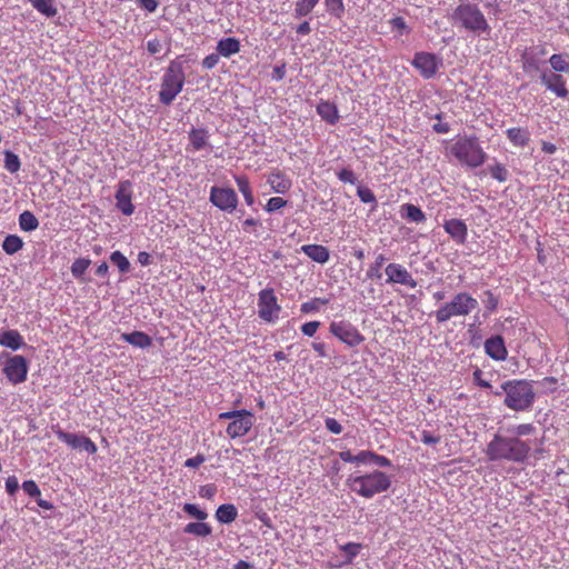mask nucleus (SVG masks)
<instances>
[{
    "mask_svg": "<svg viewBox=\"0 0 569 569\" xmlns=\"http://www.w3.org/2000/svg\"><path fill=\"white\" fill-rule=\"evenodd\" d=\"M357 196L363 203H372L373 208L377 207L376 196L368 187L359 186L357 188Z\"/></svg>",
    "mask_w": 569,
    "mask_h": 569,
    "instance_id": "nucleus-47",
    "label": "nucleus"
},
{
    "mask_svg": "<svg viewBox=\"0 0 569 569\" xmlns=\"http://www.w3.org/2000/svg\"><path fill=\"white\" fill-rule=\"evenodd\" d=\"M540 81L548 91L555 93L558 98L565 99L568 97L569 91L562 74L543 69L541 70Z\"/></svg>",
    "mask_w": 569,
    "mask_h": 569,
    "instance_id": "nucleus-18",
    "label": "nucleus"
},
{
    "mask_svg": "<svg viewBox=\"0 0 569 569\" xmlns=\"http://www.w3.org/2000/svg\"><path fill=\"white\" fill-rule=\"evenodd\" d=\"M218 420H229L226 433L231 439L244 437L254 425V415L246 409L230 410L219 413Z\"/></svg>",
    "mask_w": 569,
    "mask_h": 569,
    "instance_id": "nucleus-8",
    "label": "nucleus"
},
{
    "mask_svg": "<svg viewBox=\"0 0 569 569\" xmlns=\"http://www.w3.org/2000/svg\"><path fill=\"white\" fill-rule=\"evenodd\" d=\"M337 177L340 181L345 183L356 184L357 177L352 170L343 168L339 172H337Z\"/></svg>",
    "mask_w": 569,
    "mask_h": 569,
    "instance_id": "nucleus-52",
    "label": "nucleus"
},
{
    "mask_svg": "<svg viewBox=\"0 0 569 569\" xmlns=\"http://www.w3.org/2000/svg\"><path fill=\"white\" fill-rule=\"evenodd\" d=\"M506 136L516 147H525L530 141V132L526 128H509L506 131Z\"/></svg>",
    "mask_w": 569,
    "mask_h": 569,
    "instance_id": "nucleus-29",
    "label": "nucleus"
},
{
    "mask_svg": "<svg viewBox=\"0 0 569 569\" xmlns=\"http://www.w3.org/2000/svg\"><path fill=\"white\" fill-rule=\"evenodd\" d=\"M2 371L13 386L23 383L28 378L29 361L21 355H7Z\"/></svg>",
    "mask_w": 569,
    "mask_h": 569,
    "instance_id": "nucleus-11",
    "label": "nucleus"
},
{
    "mask_svg": "<svg viewBox=\"0 0 569 569\" xmlns=\"http://www.w3.org/2000/svg\"><path fill=\"white\" fill-rule=\"evenodd\" d=\"M183 532L198 538H206L211 536L212 528L204 521L189 522L184 526Z\"/></svg>",
    "mask_w": 569,
    "mask_h": 569,
    "instance_id": "nucleus-31",
    "label": "nucleus"
},
{
    "mask_svg": "<svg viewBox=\"0 0 569 569\" xmlns=\"http://www.w3.org/2000/svg\"><path fill=\"white\" fill-rule=\"evenodd\" d=\"M301 251L312 261L318 263H327L330 259L328 248L322 244H303Z\"/></svg>",
    "mask_w": 569,
    "mask_h": 569,
    "instance_id": "nucleus-25",
    "label": "nucleus"
},
{
    "mask_svg": "<svg viewBox=\"0 0 569 569\" xmlns=\"http://www.w3.org/2000/svg\"><path fill=\"white\" fill-rule=\"evenodd\" d=\"M132 194V182L130 180H122L118 183L114 194L116 207L124 216H131L134 212Z\"/></svg>",
    "mask_w": 569,
    "mask_h": 569,
    "instance_id": "nucleus-17",
    "label": "nucleus"
},
{
    "mask_svg": "<svg viewBox=\"0 0 569 569\" xmlns=\"http://www.w3.org/2000/svg\"><path fill=\"white\" fill-rule=\"evenodd\" d=\"M501 390L495 391V396L505 393L503 405L513 411H528L536 398L533 382L526 379H513L502 382Z\"/></svg>",
    "mask_w": 569,
    "mask_h": 569,
    "instance_id": "nucleus-3",
    "label": "nucleus"
},
{
    "mask_svg": "<svg viewBox=\"0 0 569 569\" xmlns=\"http://www.w3.org/2000/svg\"><path fill=\"white\" fill-rule=\"evenodd\" d=\"M360 463H372L378 467H390L391 460L370 450L360 451Z\"/></svg>",
    "mask_w": 569,
    "mask_h": 569,
    "instance_id": "nucleus-33",
    "label": "nucleus"
},
{
    "mask_svg": "<svg viewBox=\"0 0 569 569\" xmlns=\"http://www.w3.org/2000/svg\"><path fill=\"white\" fill-rule=\"evenodd\" d=\"M234 181L239 191L242 193L244 201L248 206L254 203V197L250 187L249 179L246 176H234Z\"/></svg>",
    "mask_w": 569,
    "mask_h": 569,
    "instance_id": "nucleus-34",
    "label": "nucleus"
},
{
    "mask_svg": "<svg viewBox=\"0 0 569 569\" xmlns=\"http://www.w3.org/2000/svg\"><path fill=\"white\" fill-rule=\"evenodd\" d=\"M385 273L387 276L386 282L389 284H402L411 289L417 287V281L412 274L400 263L391 262L387 264Z\"/></svg>",
    "mask_w": 569,
    "mask_h": 569,
    "instance_id": "nucleus-16",
    "label": "nucleus"
},
{
    "mask_svg": "<svg viewBox=\"0 0 569 569\" xmlns=\"http://www.w3.org/2000/svg\"><path fill=\"white\" fill-rule=\"evenodd\" d=\"M110 261L119 269L121 273H127L130 270V262L127 257L120 251H113L110 254Z\"/></svg>",
    "mask_w": 569,
    "mask_h": 569,
    "instance_id": "nucleus-42",
    "label": "nucleus"
},
{
    "mask_svg": "<svg viewBox=\"0 0 569 569\" xmlns=\"http://www.w3.org/2000/svg\"><path fill=\"white\" fill-rule=\"evenodd\" d=\"M486 299L483 300V303L486 306V309L489 313L497 310L499 305V298L496 297L490 290H487L485 292Z\"/></svg>",
    "mask_w": 569,
    "mask_h": 569,
    "instance_id": "nucleus-51",
    "label": "nucleus"
},
{
    "mask_svg": "<svg viewBox=\"0 0 569 569\" xmlns=\"http://www.w3.org/2000/svg\"><path fill=\"white\" fill-rule=\"evenodd\" d=\"M20 167H21V162H20V159L19 157L13 153L12 151H4V168L10 172V173H16L20 170Z\"/></svg>",
    "mask_w": 569,
    "mask_h": 569,
    "instance_id": "nucleus-44",
    "label": "nucleus"
},
{
    "mask_svg": "<svg viewBox=\"0 0 569 569\" xmlns=\"http://www.w3.org/2000/svg\"><path fill=\"white\" fill-rule=\"evenodd\" d=\"M206 461V457L202 453H198L192 458H189L184 461V467L187 468H198Z\"/></svg>",
    "mask_w": 569,
    "mask_h": 569,
    "instance_id": "nucleus-61",
    "label": "nucleus"
},
{
    "mask_svg": "<svg viewBox=\"0 0 569 569\" xmlns=\"http://www.w3.org/2000/svg\"><path fill=\"white\" fill-rule=\"evenodd\" d=\"M551 71L556 73H569V54L568 53H553L549 58Z\"/></svg>",
    "mask_w": 569,
    "mask_h": 569,
    "instance_id": "nucleus-32",
    "label": "nucleus"
},
{
    "mask_svg": "<svg viewBox=\"0 0 569 569\" xmlns=\"http://www.w3.org/2000/svg\"><path fill=\"white\" fill-rule=\"evenodd\" d=\"M325 7L327 12L337 19H341L346 11L343 0H325Z\"/></svg>",
    "mask_w": 569,
    "mask_h": 569,
    "instance_id": "nucleus-39",
    "label": "nucleus"
},
{
    "mask_svg": "<svg viewBox=\"0 0 569 569\" xmlns=\"http://www.w3.org/2000/svg\"><path fill=\"white\" fill-rule=\"evenodd\" d=\"M346 485L356 495L370 499L386 492L391 486V478L383 471L373 470L367 473H355L347 478Z\"/></svg>",
    "mask_w": 569,
    "mask_h": 569,
    "instance_id": "nucleus-4",
    "label": "nucleus"
},
{
    "mask_svg": "<svg viewBox=\"0 0 569 569\" xmlns=\"http://www.w3.org/2000/svg\"><path fill=\"white\" fill-rule=\"evenodd\" d=\"M329 332L350 349L358 348L366 340L359 329L348 320H333L329 323Z\"/></svg>",
    "mask_w": 569,
    "mask_h": 569,
    "instance_id": "nucleus-9",
    "label": "nucleus"
},
{
    "mask_svg": "<svg viewBox=\"0 0 569 569\" xmlns=\"http://www.w3.org/2000/svg\"><path fill=\"white\" fill-rule=\"evenodd\" d=\"M267 183L270 186L273 192L281 194L287 193L292 186L290 178L279 170L272 171L268 176Z\"/></svg>",
    "mask_w": 569,
    "mask_h": 569,
    "instance_id": "nucleus-22",
    "label": "nucleus"
},
{
    "mask_svg": "<svg viewBox=\"0 0 569 569\" xmlns=\"http://www.w3.org/2000/svg\"><path fill=\"white\" fill-rule=\"evenodd\" d=\"M19 227L21 230L30 232L39 227V221L31 211L26 210L19 216Z\"/></svg>",
    "mask_w": 569,
    "mask_h": 569,
    "instance_id": "nucleus-36",
    "label": "nucleus"
},
{
    "mask_svg": "<svg viewBox=\"0 0 569 569\" xmlns=\"http://www.w3.org/2000/svg\"><path fill=\"white\" fill-rule=\"evenodd\" d=\"M219 57L220 54L217 52V53H211L209 56H207L203 60H202V67L204 69H212L214 68L218 62H219Z\"/></svg>",
    "mask_w": 569,
    "mask_h": 569,
    "instance_id": "nucleus-62",
    "label": "nucleus"
},
{
    "mask_svg": "<svg viewBox=\"0 0 569 569\" xmlns=\"http://www.w3.org/2000/svg\"><path fill=\"white\" fill-rule=\"evenodd\" d=\"M392 29L399 31L400 34L408 33L410 30L402 17H395L389 21Z\"/></svg>",
    "mask_w": 569,
    "mask_h": 569,
    "instance_id": "nucleus-55",
    "label": "nucleus"
},
{
    "mask_svg": "<svg viewBox=\"0 0 569 569\" xmlns=\"http://www.w3.org/2000/svg\"><path fill=\"white\" fill-rule=\"evenodd\" d=\"M198 493L201 498L211 500L217 493V487L213 483L203 485L199 488Z\"/></svg>",
    "mask_w": 569,
    "mask_h": 569,
    "instance_id": "nucleus-54",
    "label": "nucleus"
},
{
    "mask_svg": "<svg viewBox=\"0 0 569 569\" xmlns=\"http://www.w3.org/2000/svg\"><path fill=\"white\" fill-rule=\"evenodd\" d=\"M485 352L496 361H503L508 357L505 340L501 336H492L485 341Z\"/></svg>",
    "mask_w": 569,
    "mask_h": 569,
    "instance_id": "nucleus-20",
    "label": "nucleus"
},
{
    "mask_svg": "<svg viewBox=\"0 0 569 569\" xmlns=\"http://www.w3.org/2000/svg\"><path fill=\"white\" fill-rule=\"evenodd\" d=\"M91 261L89 259L79 258L76 259L71 264V273L76 279H81L89 268Z\"/></svg>",
    "mask_w": 569,
    "mask_h": 569,
    "instance_id": "nucleus-45",
    "label": "nucleus"
},
{
    "mask_svg": "<svg viewBox=\"0 0 569 569\" xmlns=\"http://www.w3.org/2000/svg\"><path fill=\"white\" fill-rule=\"evenodd\" d=\"M547 54V49L543 46H533L523 51L521 54V66L522 70L527 74H533L539 72L541 74V70L545 61L543 58Z\"/></svg>",
    "mask_w": 569,
    "mask_h": 569,
    "instance_id": "nucleus-14",
    "label": "nucleus"
},
{
    "mask_svg": "<svg viewBox=\"0 0 569 569\" xmlns=\"http://www.w3.org/2000/svg\"><path fill=\"white\" fill-rule=\"evenodd\" d=\"M19 489V481L16 476H10L6 479V490L10 496H13Z\"/></svg>",
    "mask_w": 569,
    "mask_h": 569,
    "instance_id": "nucleus-60",
    "label": "nucleus"
},
{
    "mask_svg": "<svg viewBox=\"0 0 569 569\" xmlns=\"http://www.w3.org/2000/svg\"><path fill=\"white\" fill-rule=\"evenodd\" d=\"M0 346L17 351L24 347L26 342L18 330L9 329L0 332Z\"/></svg>",
    "mask_w": 569,
    "mask_h": 569,
    "instance_id": "nucleus-24",
    "label": "nucleus"
},
{
    "mask_svg": "<svg viewBox=\"0 0 569 569\" xmlns=\"http://www.w3.org/2000/svg\"><path fill=\"white\" fill-rule=\"evenodd\" d=\"M386 261H387L386 256L382 253H379L376 257L375 262L369 267V269L367 271V277L370 279H380L382 277L380 269L385 264Z\"/></svg>",
    "mask_w": 569,
    "mask_h": 569,
    "instance_id": "nucleus-43",
    "label": "nucleus"
},
{
    "mask_svg": "<svg viewBox=\"0 0 569 569\" xmlns=\"http://www.w3.org/2000/svg\"><path fill=\"white\" fill-rule=\"evenodd\" d=\"M316 109L320 118L329 124L333 126L340 119L338 108L333 102L321 100Z\"/></svg>",
    "mask_w": 569,
    "mask_h": 569,
    "instance_id": "nucleus-23",
    "label": "nucleus"
},
{
    "mask_svg": "<svg viewBox=\"0 0 569 569\" xmlns=\"http://www.w3.org/2000/svg\"><path fill=\"white\" fill-rule=\"evenodd\" d=\"M450 153L462 164L471 168L480 167L487 159V154L479 144L478 138L476 136L462 137L458 139L450 147Z\"/></svg>",
    "mask_w": 569,
    "mask_h": 569,
    "instance_id": "nucleus-7",
    "label": "nucleus"
},
{
    "mask_svg": "<svg viewBox=\"0 0 569 569\" xmlns=\"http://www.w3.org/2000/svg\"><path fill=\"white\" fill-rule=\"evenodd\" d=\"M321 322L320 321H309L301 326V332L307 337H313L318 329L320 328Z\"/></svg>",
    "mask_w": 569,
    "mask_h": 569,
    "instance_id": "nucleus-53",
    "label": "nucleus"
},
{
    "mask_svg": "<svg viewBox=\"0 0 569 569\" xmlns=\"http://www.w3.org/2000/svg\"><path fill=\"white\" fill-rule=\"evenodd\" d=\"M531 452L528 441L509 435L496 433L487 445L486 455L489 461H508L525 463Z\"/></svg>",
    "mask_w": 569,
    "mask_h": 569,
    "instance_id": "nucleus-1",
    "label": "nucleus"
},
{
    "mask_svg": "<svg viewBox=\"0 0 569 569\" xmlns=\"http://www.w3.org/2000/svg\"><path fill=\"white\" fill-rule=\"evenodd\" d=\"M121 340L140 349H147L152 345L151 337L142 331L124 332Z\"/></svg>",
    "mask_w": 569,
    "mask_h": 569,
    "instance_id": "nucleus-27",
    "label": "nucleus"
},
{
    "mask_svg": "<svg viewBox=\"0 0 569 569\" xmlns=\"http://www.w3.org/2000/svg\"><path fill=\"white\" fill-rule=\"evenodd\" d=\"M482 375H483V372L480 369H476L473 371L472 378H473L475 383L480 388L490 389L491 383L489 381L482 379Z\"/></svg>",
    "mask_w": 569,
    "mask_h": 569,
    "instance_id": "nucleus-59",
    "label": "nucleus"
},
{
    "mask_svg": "<svg viewBox=\"0 0 569 569\" xmlns=\"http://www.w3.org/2000/svg\"><path fill=\"white\" fill-rule=\"evenodd\" d=\"M329 301L330 300L328 298L317 297L309 301L303 302L300 307V310L302 313L318 312L320 310V307L329 303Z\"/></svg>",
    "mask_w": 569,
    "mask_h": 569,
    "instance_id": "nucleus-41",
    "label": "nucleus"
},
{
    "mask_svg": "<svg viewBox=\"0 0 569 569\" xmlns=\"http://www.w3.org/2000/svg\"><path fill=\"white\" fill-rule=\"evenodd\" d=\"M420 441L423 442L427 446H435V445L440 442V437L439 436H433L429 431L423 430L420 433Z\"/></svg>",
    "mask_w": 569,
    "mask_h": 569,
    "instance_id": "nucleus-58",
    "label": "nucleus"
},
{
    "mask_svg": "<svg viewBox=\"0 0 569 569\" xmlns=\"http://www.w3.org/2000/svg\"><path fill=\"white\" fill-rule=\"evenodd\" d=\"M490 174L493 179L498 180L499 182H505L508 179V170L506 167L501 163H496L495 166H491L489 168Z\"/></svg>",
    "mask_w": 569,
    "mask_h": 569,
    "instance_id": "nucleus-48",
    "label": "nucleus"
},
{
    "mask_svg": "<svg viewBox=\"0 0 569 569\" xmlns=\"http://www.w3.org/2000/svg\"><path fill=\"white\" fill-rule=\"evenodd\" d=\"M258 316L267 323H276L279 320L281 306L272 288H264L258 293Z\"/></svg>",
    "mask_w": 569,
    "mask_h": 569,
    "instance_id": "nucleus-10",
    "label": "nucleus"
},
{
    "mask_svg": "<svg viewBox=\"0 0 569 569\" xmlns=\"http://www.w3.org/2000/svg\"><path fill=\"white\" fill-rule=\"evenodd\" d=\"M23 247L22 239L17 234H9L2 242V249L7 254H14Z\"/></svg>",
    "mask_w": 569,
    "mask_h": 569,
    "instance_id": "nucleus-37",
    "label": "nucleus"
},
{
    "mask_svg": "<svg viewBox=\"0 0 569 569\" xmlns=\"http://www.w3.org/2000/svg\"><path fill=\"white\" fill-rule=\"evenodd\" d=\"M443 229L457 244L462 246L467 242L468 227L463 220L448 219L443 223Z\"/></svg>",
    "mask_w": 569,
    "mask_h": 569,
    "instance_id": "nucleus-19",
    "label": "nucleus"
},
{
    "mask_svg": "<svg viewBox=\"0 0 569 569\" xmlns=\"http://www.w3.org/2000/svg\"><path fill=\"white\" fill-rule=\"evenodd\" d=\"M240 41L237 38L229 37L222 38L218 41L216 50L217 52L224 58H230L233 54H237L240 51Z\"/></svg>",
    "mask_w": 569,
    "mask_h": 569,
    "instance_id": "nucleus-28",
    "label": "nucleus"
},
{
    "mask_svg": "<svg viewBox=\"0 0 569 569\" xmlns=\"http://www.w3.org/2000/svg\"><path fill=\"white\" fill-rule=\"evenodd\" d=\"M400 217L408 222L423 223L427 220L426 213L416 204L403 203L399 210Z\"/></svg>",
    "mask_w": 569,
    "mask_h": 569,
    "instance_id": "nucleus-26",
    "label": "nucleus"
},
{
    "mask_svg": "<svg viewBox=\"0 0 569 569\" xmlns=\"http://www.w3.org/2000/svg\"><path fill=\"white\" fill-rule=\"evenodd\" d=\"M214 516L220 523L228 525L237 519L238 510L232 503H223L218 507Z\"/></svg>",
    "mask_w": 569,
    "mask_h": 569,
    "instance_id": "nucleus-30",
    "label": "nucleus"
},
{
    "mask_svg": "<svg viewBox=\"0 0 569 569\" xmlns=\"http://www.w3.org/2000/svg\"><path fill=\"white\" fill-rule=\"evenodd\" d=\"M287 203H288L287 200H284L281 197H272L267 201L264 209L267 212L271 213V212H274V211L286 207Z\"/></svg>",
    "mask_w": 569,
    "mask_h": 569,
    "instance_id": "nucleus-49",
    "label": "nucleus"
},
{
    "mask_svg": "<svg viewBox=\"0 0 569 569\" xmlns=\"http://www.w3.org/2000/svg\"><path fill=\"white\" fill-rule=\"evenodd\" d=\"M182 510L188 516L197 519L198 521H204L208 518V512L206 510L200 509L194 503H184Z\"/></svg>",
    "mask_w": 569,
    "mask_h": 569,
    "instance_id": "nucleus-46",
    "label": "nucleus"
},
{
    "mask_svg": "<svg viewBox=\"0 0 569 569\" xmlns=\"http://www.w3.org/2000/svg\"><path fill=\"white\" fill-rule=\"evenodd\" d=\"M325 426L333 435H340L342 432V426L335 418H326Z\"/></svg>",
    "mask_w": 569,
    "mask_h": 569,
    "instance_id": "nucleus-57",
    "label": "nucleus"
},
{
    "mask_svg": "<svg viewBox=\"0 0 569 569\" xmlns=\"http://www.w3.org/2000/svg\"><path fill=\"white\" fill-rule=\"evenodd\" d=\"M147 50L150 54H157L162 50V43L159 39H150L147 42Z\"/></svg>",
    "mask_w": 569,
    "mask_h": 569,
    "instance_id": "nucleus-64",
    "label": "nucleus"
},
{
    "mask_svg": "<svg viewBox=\"0 0 569 569\" xmlns=\"http://www.w3.org/2000/svg\"><path fill=\"white\" fill-rule=\"evenodd\" d=\"M23 491L30 496L31 498H39L41 496V491L33 480H26L22 482Z\"/></svg>",
    "mask_w": 569,
    "mask_h": 569,
    "instance_id": "nucleus-50",
    "label": "nucleus"
},
{
    "mask_svg": "<svg viewBox=\"0 0 569 569\" xmlns=\"http://www.w3.org/2000/svg\"><path fill=\"white\" fill-rule=\"evenodd\" d=\"M536 431V428L532 423H520L506 428V432L511 437H523L530 436Z\"/></svg>",
    "mask_w": 569,
    "mask_h": 569,
    "instance_id": "nucleus-38",
    "label": "nucleus"
},
{
    "mask_svg": "<svg viewBox=\"0 0 569 569\" xmlns=\"http://www.w3.org/2000/svg\"><path fill=\"white\" fill-rule=\"evenodd\" d=\"M478 306L479 303L476 298L466 291H460L435 311V318L438 323H445L452 318L468 316L476 310Z\"/></svg>",
    "mask_w": 569,
    "mask_h": 569,
    "instance_id": "nucleus-6",
    "label": "nucleus"
},
{
    "mask_svg": "<svg viewBox=\"0 0 569 569\" xmlns=\"http://www.w3.org/2000/svg\"><path fill=\"white\" fill-rule=\"evenodd\" d=\"M448 18L453 27L477 37L489 36L492 31L479 6L470 1H460Z\"/></svg>",
    "mask_w": 569,
    "mask_h": 569,
    "instance_id": "nucleus-2",
    "label": "nucleus"
},
{
    "mask_svg": "<svg viewBox=\"0 0 569 569\" xmlns=\"http://www.w3.org/2000/svg\"><path fill=\"white\" fill-rule=\"evenodd\" d=\"M339 458L345 462L360 463V451L357 455H352L350 450L340 451Z\"/></svg>",
    "mask_w": 569,
    "mask_h": 569,
    "instance_id": "nucleus-63",
    "label": "nucleus"
},
{
    "mask_svg": "<svg viewBox=\"0 0 569 569\" xmlns=\"http://www.w3.org/2000/svg\"><path fill=\"white\" fill-rule=\"evenodd\" d=\"M210 134L207 129L191 128L188 132L189 144L187 151H200L210 147Z\"/></svg>",
    "mask_w": 569,
    "mask_h": 569,
    "instance_id": "nucleus-21",
    "label": "nucleus"
},
{
    "mask_svg": "<svg viewBox=\"0 0 569 569\" xmlns=\"http://www.w3.org/2000/svg\"><path fill=\"white\" fill-rule=\"evenodd\" d=\"M362 546L357 542H348L342 545L340 549L345 552L343 565L352 563L353 559L359 555Z\"/></svg>",
    "mask_w": 569,
    "mask_h": 569,
    "instance_id": "nucleus-40",
    "label": "nucleus"
},
{
    "mask_svg": "<svg viewBox=\"0 0 569 569\" xmlns=\"http://www.w3.org/2000/svg\"><path fill=\"white\" fill-rule=\"evenodd\" d=\"M31 6L40 13L48 18H52L58 13L53 0H28Z\"/></svg>",
    "mask_w": 569,
    "mask_h": 569,
    "instance_id": "nucleus-35",
    "label": "nucleus"
},
{
    "mask_svg": "<svg viewBox=\"0 0 569 569\" xmlns=\"http://www.w3.org/2000/svg\"><path fill=\"white\" fill-rule=\"evenodd\" d=\"M57 438L72 449H79L93 455L97 452V445L87 436L80 433H72L59 429L56 431Z\"/></svg>",
    "mask_w": 569,
    "mask_h": 569,
    "instance_id": "nucleus-15",
    "label": "nucleus"
},
{
    "mask_svg": "<svg viewBox=\"0 0 569 569\" xmlns=\"http://www.w3.org/2000/svg\"><path fill=\"white\" fill-rule=\"evenodd\" d=\"M209 200L214 207L224 212H232L238 206V196L231 188L211 187Z\"/></svg>",
    "mask_w": 569,
    "mask_h": 569,
    "instance_id": "nucleus-13",
    "label": "nucleus"
},
{
    "mask_svg": "<svg viewBox=\"0 0 569 569\" xmlns=\"http://www.w3.org/2000/svg\"><path fill=\"white\" fill-rule=\"evenodd\" d=\"M184 83L186 74L182 62L179 59L170 61L160 80V103L170 106L183 90Z\"/></svg>",
    "mask_w": 569,
    "mask_h": 569,
    "instance_id": "nucleus-5",
    "label": "nucleus"
},
{
    "mask_svg": "<svg viewBox=\"0 0 569 569\" xmlns=\"http://www.w3.org/2000/svg\"><path fill=\"white\" fill-rule=\"evenodd\" d=\"M411 64L425 79L433 78L442 67V59L437 54L426 51L415 53Z\"/></svg>",
    "mask_w": 569,
    "mask_h": 569,
    "instance_id": "nucleus-12",
    "label": "nucleus"
},
{
    "mask_svg": "<svg viewBox=\"0 0 569 569\" xmlns=\"http://www.w3.org/2000/svg\"><path fill=\"white\" fill-rule=\"evenodd\" d=\"M313 9H311L310 7H307V4H303V3H301V1L297 0L295 3L293 17L296 19L307 17L308 14H310V12Z\"/></svg>",
    "mask_w": 569,
    "mask_h": 569,
    "instance_id": "nucleus-56",
    "label": "nucleus"
}]
</instances>
